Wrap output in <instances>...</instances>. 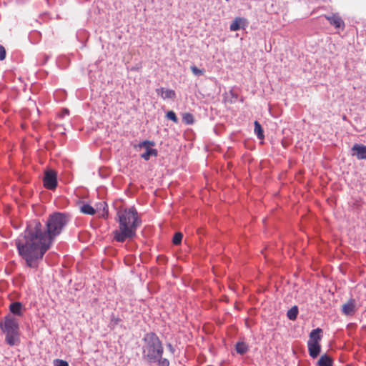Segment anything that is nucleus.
<instances>
[{
	"mask_svg": "<svg viewBox=\"0 0 366 366\" xmlns=\"http://www.w3.org/2000/svg\"><path fill=\"white\" fill-rule=\"evenodd\" d=\"M247 25V19L242 17H236L230 24L229 29L232 31H236L240 29H244Z\"/></svg>",
	"mask_w": 366,
	"mask_h": 366,
	"instance_id": "obj_8",
	"label": "nucleus"
},
{
	"mask_svg": "<svg viewBox=\"0 0 366 366\" xmlns=\"http://www.w3.org/2000/svg\"><path fill=\"white\" fill-rule=\"evenodd\" d=\"M324 17L335 28V29L339 31H343L345 29V22L339 14L332 13L330 15H324Z\"/></svg>",
	"mask_w": 366,
	"mask_h": 366,
	"instance_id": "obj_6",
	"label": "nucleus"
},
{
	"mask_svg": "<svg viewBox=\"0 0 366 366\" xmlns=\"http://www.w3.org/2000/svg\"><path fill=\"white\" fill-rule=\"evenodd\" d=\"M80 210L82 213L89 215H93L96 213V209L88 204H83Z\"/></svg>",
	"mask_w": 366,
	"mask_h": 366,
	"instance_id": "obj_18",
	"label": "nucleus"
},
{
	"mask_svg": "<svg viewBox=\"0 0 366 366\" xmlns=\"http://www.w3.org/2000/svg\"><path fill=\"white\" fill-rule=\"evenodd\" d=\"M183 234L181 232H176L173 237L172 242L174 245H178L182 240Z\"/></svg>",
	"mask_w": 366,
	"mask_h": 366,
	"instance_id": "obj_21",
	"label": "nucleus"
},
{
	"mask_svg": "<svg viewBox=\"0 0 366 366\" xmlns=\"http://www.w3.org/2000/svg\"><path fill=\"white\" fill-rule=\"evenodd\" d=\"M9 308H10V311L11 313L16 315H21V309H22L21 303H20L19 302L11 303L10 305Z\"/></svg>",
	"mask_w": 366,
	"mask_h": 366,
	"instance_id": "obj_15",
	"label": "nucleus"
},
{
	"mask_svg": "<svg viewBox=\"0 0 366 366\" xmlns=\"http://www.w3.org/2000/svg\"><path fill=\"white\" fill-rule=\"evenodd\" d=\"M158 360H159V363L160 366H169V362L167 359H165V358L162 359V360L159 359Z\"/></svg>",
	"mask_w": 366,
	"mask_h": 366,
	"instance_id": "obj_27",
	"label": "nucleus"
},
{
	"mask_svg": "<svg viewBox=\"0 0 366 366\" xmlns=\"http://www.w3.org/2000/svg\"><path fill=\"white\" fill-rule=\"evenodd\" d=\"M119 228L113 231L114 239L124 242L127 239H132L141 224L137 210L134 208L119 209L117 214Z\"/></svg>",
	"mask_w": 366,
	"mask_h": 366,
	"instance_id": "obj_2",
	"label": "nucleus"
},
{
	"mask_svg": "<svg viewBox=\"0 0 366 366\" xmlns=\"http://www.w3.org/2000/svg\"><path fill=\"white\" fill-rule=\"evenodd\" d=\"M0 328L6 335V342L10 346L17 345L20 342L19 332V322L17 320L7 315L0 322Z\"/></svg>",
	"mask_w": 366,
	"mask_h": 366,
	"instance_id": "obj_4",
	"label": "nucleus"
},
{
	"mask_svg": "<svg viewBox=\"0 0 366 366\" xmlns=\"http://www.w3.org/2000/svg\"><path fill=\"white\" fill-rule=\"evenodd\" d=\"M190 69H191L192 72L195 76H202V75H203L204 74V69H200L197 68L194 65L191 66Z\"/></svg>",
	"mask_w": 366,
	"mask_h": 366,
	"instance_id": "obj_23",
	"label": "nucleus"
},
{
	"mask_svg": "<svg viewBox=\"0 0 366 366\" xmlns=\"http://www.w3.org/2000/svg\"><path fill=\"white\" fill-rule=\"evenodd\" d=\"M154 142L150 141H144L139 144V147H144L146 149V152L141 154V157L144 160L147 161L149 159L150 157H157V151L155 149H152L150 146H153Z\"/></svg>",
	"mask_w": 366,
	"mask_h": 366,
	"instance_id": "obj_7",
	"label": "nucleus"
},
{
	"mask_svg": "<svg viewBox=\"0 0 366 366\" xmlns=\"http://www.w3.org/2000/svg\"><path fill=\"white\" fill-rule=\"evenodd\" d=\"M308 351L312 358H316L320 352V345L316 342H307Z\"/></svg>",
	"mask_w": 366,
	"mask_h": 366,
	"instance_id": "obj_11",
	"label": "nucleus"
},
{
	"mask_svg": "<svg viewBox=\"0 0 366 366\" xmlns=\"http://www.w3.org/2000/svg\"><path fill=\"white\" fill-rule=\"evenodd\" d=\"M142 340L144 342L142 353L144 358L155 362L162 357V344L155 333H147Z\"/></svg>",
	"mask_w": 366,
	"mask_h": 366,
	"instance_id": "obj_3",
	"label": "nucleus"
},
{
	"mask_svg": "<svg viewBox=\"0 0 366 366\" xmlns=\"http://www.w3.org/2000/svg\"><path fill=\"white\" fill-rule=\"evenodd\" d=\"M248 345L244 342H237L236 345V351L240 355H243L248 351Z\"/></svg>",
	"mask_w": 366,
	"mask_h": 366,
	"instance_id": "obj_19",
	"label": "nucleus"
},
{
	"mask_svg": "<svg viewBox=\"0 0 366 366\" xmlns=\"http://www.w3.org/2000/svg\"><path fill=\"white\" fill-rule=\"evenodd\" d=\"M183 121L188 124H192L194 122L193 115L190 113H185L182 117Z\"/></svg>",
	"mask_w": 366,
	"mask_h": 366,
	"instance_id": "obj_22",
	"label": "nucleus"
},
{
	"mask_svg": "<svg viewBox=\"0 0 366 366\" xmlns=\"http://www.w3.org/2000/svg\"><path fill=\"white\" fill-rule=\"evenodd\" d=\"M254 124V133L256 134V135L257 136V137L259 139H263L264 137V135L263 129H262L261 124L257 121H255Z\"/></svg>",
	"mask_w": 366,
	"mask_h": 366,
	"instance_id": "obj_17",
	"label": "nucleus"
},
{
	"mask_svg": "<svg viewBox=\"0 0 366 366\" xmlns=\"http://www.w3.org/2000/svg\"><path fill=\"white\" fill-rule=\"evenodd\" d=\"M156 92L163 99H173L176 97L175 92L172 89H166L164 87H160L156 89Z\"/></svg>",
	"mask_w": 366,
	"mask_h": 366,
	"instance_id": "obj_9",
	"label": "nucleus"
},
{
	"mask_svg": "<svg viewBox=\"0 0 366 366\" xmlns=\"http://www.w3.org/2000/svg\"><path fill=\"white\" fill-rule=\"evenodd\" d=\"M319 366H332V360L331 357H330L327 355H324L321 356L318 361Z\"/></svg>",
	"mask_w": 366,
	"mask_h": 366,
	"instance_id": "obj_16",
	"label": "nucleus"
},
{
	"mask_svg": "<svg viewBox=\"0 0 366 366\" xmlns=\"http://www.w3.org/2000/svg\"><path fill=\"white\" fill-rule=\"evenodd\" d=\"M44 186L48 189L53 190L57 186V174L54 170H47L44 177Z\"/></svg>",
	"mask_w": 366,
	"mask_h": 366,
	"instance_id": "obj_5",
	"label": "nucleus"
},
{
	"mask_svg": "<svg viewBox=\"0 0 366 366\" xmlns=\"http://www.w3.org/2000/svg\"><path fill=\"white\" fill-rule=\"evenodd\" d=\"M54 366H69V363L63 360H56L54 362Z\"/></svg>",
	"mask_w": 366,
	"mask_h": 366,
	"instance_id": "obj_25",
	"label": "nucleus"
},
{
	"mask_svg": "<svg viewBox=\"0 0 366 366\" xmlns=\"http://www.w3.org/2000/svg\"><path fill=\"white\" fill-rule=\"evenodd\" d=\"M342 312L344 314L347 315H350L354 313L355 311V305L352 302H348L342 305Z\"/></svg>",
	"mask_w": 366,
	"mask_h": 366,
	"instance_id": "obj_14",
	"label": "nucleus"
},
{
	"mask_svg": "<svg viewBox=\"0 0 366 366\" xmlns=\"http://www.w3.org/2000/svg\"><path fill=\"white\" fill-rule=\"evenodd\" d=\"M96 212L98 213L99 217L104 219L108 217V207L105 202H101L97 204Z\"/></svg>",
	"mask_w": 366,
	"mask_h": 366,
	"instance_id": "obj_12",
	"label": "nucleus"
},
{
	"mask_svg": "<svg viewBox=\"0 0 366 366\" xmlns=\"http://www.w3.org/2000/svg\"><path fill=\"white\" fill-rule=\"evenodd\" d=\"M166 117L167 119L172 120L174 123H176V124L178 123V118H177L176 114L173 111H169L167 113Z\"/></svg>",
	"mask_w": 366,
	"mask_h": 366,
	"instance_id": "obj_24",
	"label": "nucleus"
},
{
	"mask_svg": "<svg viewBox=\"0 0 366 366\" xmlns=\"http://www.w3.org/2000/svg\"><path fill=\"white\" fill-rule=\"evenodd\" d=\"M67 222L65 214L56 212L49 217L45 227L36 220L29 222L24 235L20 236L16 242L19 253L28 267H38L54 239L60 234Z\"/></svg>",
	"mask_w": 366,
	"mask_h": 366,
	"instance_id": "obj_1",
	"label": "nucleus"
},
{
	"mask_svg": "<svg viewBox=\"0 0 366 366\" xmlns=\"http://www.w3.org/2000/svg\"><path fill=\"white\" fill-rule=\"evenodd\" d=\"M298 315V307L297 306H293L291 307L287 313V317L291 320H296Z\"/></svg>",
	"mask_w": 366,
	"mask_h": 366,
	"instance_id": "obj_20",
	"label": "nucleus"
},
{
	"mask_svg": "<svg viewBox=\"0 0 366 366\" xmlns=\"http://www.w3.org/2000/svg\"><path fill=\"white\" fill-rule=\"evenodd\" d=\"M322 330L320 328H317L311 331L310 334V339L308 342H316L320 343L322 339L321 333Z\"/></svg>",
	"mask_w": 366,
	"mask_h": 366,
	"instance_id": "obj_13",
	"label": "nucleus"
},
{
	"mask_svg": "<svg viewBox=\"0 0 366 366\" xmlns=\"http://www.w3.org/2000/svg\"><path fill=\"white\" fill-rule=\"evenodd\" d=\"M352 149L358 159H366V146L355 144Z\"/></svg>",
	"mask_w": 366,
	"mask_h": 366,
	"instance_id": "obj_10",
	"label": "nucleus"
},
{
	"mask_svg": "<svg viewBox=\"0 0 366 366\" xmlns=\"http://www.w3.org/2000/svg\"><path fill=\"white\" fill-rule=\"evenodd\" d=\"M6 58V50L5 48L0 45V61L4 60Z\"/></svg>",
	"mask_w": 366,
	"mask_h": 366,
	"instance_id": "obj_26",
	"label": "nucleus"
}]
</instances>
